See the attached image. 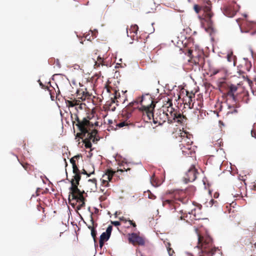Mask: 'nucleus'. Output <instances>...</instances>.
<instances>
[{
    "instance_id": "obj_24",
    "label": "nucleus",
    "mask_w": 256,
    "mask_h": 256,
    "mask_svg": "<svg viewBox=\"0 0 256 256\" xmlns=\"http://www.w3.org/2000/svg\"><path fill=\"white\" fill-rule=\"evenodd\" d=\"M88 182V185L90 187V190L95 191L96 190V178L90 179Z\"/></svg>"
},
{
    "instance_id": "obj_20",
    "label": "nucleus",
    "mask_w": 256,
    "mask_h": 256,
    "mask_svg": "<svg viewBox=\"0 0 256 256\" xmlns=\"http://www.w3.org/2000/svg\"><path fill=\"white\" fill-rule=\"evenodd\" d=\"M188 56L191 57L192 60L194 61L195 64H198L200 60L202 61V58L201 56L199 55L194 56L192 50H188Z\"/></svg>"
},
{
    "instance_id": "obj_46",
    "label": "nucleus",
    "mask_w": 256,
    "mask_h": 256,
    "mask_svg": "<svg viewBox=\"0 0 256 256\" xmlns=\"http://www.w3.org/2000/svg\"><path fill=\"white\" fill-rule=\"evenodd\" d=\"M251 134L252 137H254L256 138V130H252Z\"/></svg>"
},
{
    "instance_id": "obj_3",
    "label": "nucleus",
    "mask_w": 256,
    "mask_h": 256,
    "mask_svg": "<svg viewBox=\"0 0 256 256\" xmlns=\"http://www.w3.org/2000/svg\"><path fill=\"white\" fill-rule=\"evenodd\" d=\"M156 104L151 96L149 94L142 95L136 100L129 104L122 111V116L126 119H128L135 108H138L142 113L144 120H146V115L151 114L154 111Z\"/></svg>"
},
{
    "instance_id": "obj_6",
    "label": "nucleus",
    "mask_w": 256,
    "mask_h": 256,
    "mask_svg": "<svg viewBox=\"0 0 256 256\" xmlns=\"http://www.w3.org/2000/svg\"><path fill=\"white\" fill-rule=\"evenodd\" d=\"M204 1L206 2L208 5L203 6L205 16L201 20V24L205 30L211 34L214 32V24L212 20L214 14L211 11V2L209 0Z\"/></svg>"
},
{
    "instance_id": "obj_31",
    "label": "nucleus",
    "mask_w": 256,
    "mask_h": 256,
    "mask_svg": "<svg viewBox=\"0 0 256 256\" xmlns=\"http://www.w3.org/2000/svg\"><path fill=\"white\" fill-rule=\"evenodd\" d=\"M212 142L215 147L218 148L221 146L222 140L219 138L216 140V138H214V141L213 140Z\"/></svg>"
},
{
    "instance_id": "obj_21",
    "label": "nucleus",
    "mask_w": 256,
    "mask_h": 256,
    "mask_svg": "<svg viewBox=\"0 0 256 256\" xmlns=\"http://www.w3.org/2000/svg\"><path fill=\"white\" fill-rule=\"evenodd\" d=\"M186 96L188 98V100H186L187 104H188L190 108H193L194 106L193 99L195 97V94L193 92L189 93L188 92H186Z\"/></svg>"
},
{
    "instance_id": "obj_55",
    "label": "nucleus",
    "mask_w": 256,
    "mask_h": 256,
    "mask_svg": "<svg viewBox=\"0 0 256 256\" xmlns=\"http://www.w3.org/2000/svg\"><path fill=\"white\" fill-rule=\"evenodd\" d=\"M123 172V170H118L117 172Z\"/></svg>"
},
{
    "instance_id": "obj_59",
    "label": "nucleus",
    "mask_w": 256,
    "mask_h": 256,
    "mask_svg": "<svg viewBox=\"0 0 256 256\" xmlns=\"http://www.w3.org/2000/svg\"><path fill=\"white\" fill-rule=\"evenodd\" d=\"M88 171H92V168L90 170H88Z\"/></svg>"
},
{
    "instance_id": "obj_26",
    "label": "nucleus",
    "mask_w": 256,
    "mask_h": 256,
    "mask_svg": "<svg viewBox=\"0 0 256 256\" xmlns=\"http://www.w3.org/2000/svg\"><path fill=\"white\" fill-rule=\"evenodd\" d=\"M80 102L78 100H66V103L68 107H73L76 105L79 104L78 102Z\"/></svg>"
},
{
    "instance_id": "obj_5",
    "label": "nucleus",
    "mask_w": 256,
    "mask_h": 256,
    "mask_svg": "<svg viewBox=\"0 0 256 256\" xmlns=\"http://www.w3.org/2000/svg\"><path fill=\"white\" fill-rule=\"evenodd\" d=\"M198 242L197 247L200 251L196 256H213L216 250H219L218 248L213 245L212 238L206 234H198Z\"/></svg>"
},
{
    "instance_id": "obj_39",
    "label": "nucleus",
    "mask_w": 256,
    "mask_h": 256,
    "mask_svg": "<svg viewBox=\"0 0 256 256\" xmlns=\"http://www.w3.org/2000/svg\"><path fill=\"white\" fill-rule=\"evenodd\" d=\"M96 234H97V232H96V229L92 230L91 235H92V238H94V242H96Z\"/></svg>"
},
{
    "instance_id": "obj_34",
    "label": "nucleus",
    "mask_w": 256,
    "mask_h": 256,
    "mask_svg": "<svg viewBox=\"0 0 256 256\" xmlns=\"http://www.w3.org/2000/svg\"><path fill=\"white\" fill-rule=\"evenodd\" d=\"M202 0L203 2L204 3V4L203 6H202V7H200V6L198 5H196V4L194 6V10L196 11V13H198L200 10H201L202 8V9L204 10V8H203L204 6L208 5L206 4V2H204V0Z\"/></svg>"
},
{
    "instance_id": "obj_37",
    "label": "nucleus",
    "mask_w": 256,
    "mask_h": 256,
    "mask_svg": "<svg viewBox=\"0 0 256 256\" xmlns=\"http://www.w3.org/2000/svg\"><path fill=\"white\" fill-rule=\"evenodd\" d=\"M235 56L233 55L232 53L228 54L227 55V59L230 62H232V61L234 60Z\"/></svg>"
},
{
    "instance_id": "obj_8",
    "label": "nucleus",
    "mask_w": 256,
    "mask_h": 256,
    "mask_svg": "<svg viewBox=\"0 0 256 256\" xmlns=\"http://www.w3.org/2000/svg\"><path fill=\"white\" fill-rule=\"evenodd\" d=\"M164 109V112L168 117L167 120L169 124L173 123L174 121V118H176V114L178 112L176 109L172 107V100L168 98L166 103H164L162 106Z\"/></svg>"
},
{
    "instance_id": "obj_4",
    "label": "nucleus",
    "mask_w": 256,
    "mask_h": 256,
    "mask_svg": "<svg viewBox=\"0 0 256 256\" xmlns=\"http://www.w3.org/2000/svg\"><path fill=\"white\" fill-rule=\"evenodd\" d=\"M195 188L190 186L185 190V191H180L178 194H175L174 196H164L161 198L162 206L171 212H174L179 209L180 202L186 204L189 202V198L194 194Z\"/></svg>"
},
{
    "instance_id": "obj_15",
    "label": "nucleus",
    "mask_w": 256,
    "mask_h": 256,
    "mask_svg": "<svg viewBox=\"0 0 256 256\" xmlns=\"http://www.w3.org/2000/svg\"><path fill=\"white\" fill-rule=\"evenodd\" d=\"M180 137L181 140H180V145L185 146L188 144H192V134L186 132H182L180 133Z\"/></svg>"
},
{
    "instance_id": "obj_18",
    "label": "nucleus",
    "mask_w": 256,
    "mask_h": 256,
    "mask_svg": "<svg viewBox=\"0 0 256 256\" xmlns=\"http://www.w3.org/2000/svg\"><path fill=\"white\" fill-rule=\"evenodd\" d=\"M76 94L78 99H80L82 100H84L86 98L88 99L91 96V94L87 91L86 88L84 90L83 89L78 90Z\"/></svg>"
},
{
    "instance_id": "obj_19",
    "label": "nucleus",
    "mask_w": 256,
    "mask_h": 256,
    "mask_svg": "<svg viewBox=\"0 0 256 256\" xmlns=\"http://www.w3.org/2000/svg\"><path fill=\"white\" fill-rule=\"evenodd\" d=\"M192 144H188L182 146L180 145V149L182 150V152L184 154L186 155H192L194 152V149L192 148Z\"/></svg>"
},
{
    "instance_id": "obj_38",
    "label": "nucleus",
    "mask_w": 256,
    "mask_h": 256,
    "mask_svg": "<svg viewBox=\"0 0 256 256\" xmlns=\"http://www.w3.org/2000/svg\"><path fill=\"white\" fill-rule=\"evenodd\" d=\"M230 111L228 112V113H237L238 110L234 106H229Z\"/></svg>"
},
{
    "instance_id": "obj_13",
    "label": "nucleus",
    "mask_w": 256,
    "mask_h": 256,
    "mask_svg": "<svg viewBox=\"0 0 256 256\" xmlns=\"http://www.w3.org/2000/svg\"><path fill=\"white\" fill-rule=\"evenodd\" d=\"M198 172L194 166H192L186 172L184 176V180L186 183L194 182L196 178Z\"/></svg>"
},
{
    "instance_id": "obj_10",
    "label": "nucleus",
    "mask_w": 256,
    "mask_h": 256,
    "mask_svg": "<svg viewBox=\"0 0 256 256\" xmlns=\"http://www.w3.org/2000/svg\"><path fill=\"white\" fill-rule=\"evenodd\" d=\"M201 208H194L191 210L190 212H185V213L183 214L182 210H179V214L176 216L178 220H182L184 217V215L186 214V217L188 216V214L190 215V218L191 220H200V212Z\"/></svg>"
},
{
    "instance_id": "obj_51",
    "label": "nucleus",
    "mask_w": 256,
    "mask_h": 256,
    "mask_svg": "<svg viewBox=\"0 0 256 256\" xmlns=\"http://www.w3.org/2000/svg\"><path fill=\"white\" fill-rule=\"evenodd\" d=\"M106 196H100V201H104V200H106Z\"/></svg>"
},
{
    "instance_id": "obj_53",
    "label": "nucleus",
    "mask_w": 256,
    "mask_h": 256,
    "mask_svg": "<svg viewBox=\"0 0 256 256\" xmlns=\"http://www.w3.org/2000/svg\"><path fill=\"white\" fill-rule=\"evenodd\" d=\"M218 194H217V193H215V194H214V198H217L218 197Z\"/></svg>"
},
{
    "instance_id": "obj_44",
    "label": "nucleus",
    "mask_w": 256,
    "mask_h": 256,
    "mask_svg": "<svg viewBox=\"0 0 256 256\" xmlns=\"http://www.w3.org/2000/svg\"><path fill=\"white\" fill-rule=\"evenodd\" d=\"M128 222H129L130 225L132 226L133 227L136 228V223L132 220H128Z\"/></svg>"
},
{
    "instance_id": "obj_41",
    "label": "nucleus",
    "mask_w": 256,
    "mask_h": 256,
    "mask_svg": "<svg viewBox=\"0 0 256 256\" xmlns=\"http://www.w3.org/2000/svg\"><path fill=\"white\" fill-rule=\"evenodd\" d=\"M38 82H39V84L40 85V86H41V88H44V89H45V90H48L50 91V90H49V88L48 86H45L41 82L40 80H38Z\"/></svg>"
},
{
    "instance_id": "obj_35",
    "label": "nucleus",
    "mask_w": 256,
    "mask_h": 256,
    "mask_svg": "<svg viewBox=\"0 0 256 256\" xmlns=\"http://www.w3.org/2000/svg\"><path fill=\"white\" fill-rule=\"evenodd\" d=\"M108 172L110 173V176L108 178V182L110 184V182H113L112 178H113L114 174L115 173V172H114L112 170H108Z\"/></svg>"
},
{
    "instance_id": "obj_27",
    "label": "nucleus",
    "mask_w": 256,
    "mask_h": 256,
    "mask_svg": "<svg viewBox=\"0 0 256 256\" xmlns=\"http://www.w3.org/2000/svg\"><path fill=\"white\" fill-rule=\"evenodd\" d=\"M229 212H230L229 216H230V220L232 218H236L237 216L240 215L238 212L235 211V210L234 208H232V209L230 208Z\"/></svg>"
},
{
    "instance_id": "obj_40",
    "label": "nucleus",
    "mask_w": 256,
    "mask_h": 256,
    "mask_svg": "<svg viewBox=\"0 0 256 256\" xmlns=\"http://www.w3.org/2000/svg\"><path fill=\"white\" fill-rule=\"evenodd\" d=\"M244 243L245 245H249L250 244H252V242L250 240V238L247 237L244 240Z\"/></svg>"
},
{
    "instance_id": "obj_7",
    "label": "nucleus",
    "mask_w": 256,
    "mask_h": 256,
    "mask_svg": "<svg viewBox=\"0 0 256 256\" xmlns=\"http://www.w3.org/2000/svg\"><path fill=\"white\" fill-rule=\"evenodd\" d=\"M146 118L144 120L146 122H148L152 118L154 124L161 125L166 122L168 117L165 114L164 109H162V108L157 110L155 112L152 111L151 114L146 115Z\"/></svg>"
},
{
    "instance_id": "obj_9",
    "label": "nucleus",
    "mask_w": 256,
    "mask_h": 256,
    "mask_svg": "<svg viewBox=\"0 0 256 256\" xmlns=\"http://www.w3.org/2000/svg\"><path fill=\"white\" fill-rule=\"evenodd\" d=\"M105 90L108 93L112 94L110 102H107L106 106H108L109 110L114 111L116 108V106L118 105V101L117 99L120 97V92H117L116 90L109 86H106Z\"/></svg>"
},
{
    "instance_id": "obj_25",
    "label": "nucleus",
    "mask_w": 256,
    "mask_h": 256,
    "mask_svg": "<svg viewBox=\"0 0 256 256\" xmlns=\"http://www.w3.org/2000/svg\"><path fill=\"white\" fill-rule=\"evenodd\" d=\"M176 118H174V122H177L180 124H182L184 122V120L186 119V117L178 112L176 114Z\"/></svg>"
},
{
    "instance_id": "obj_29",
    "label": "nucleus",
    "mask_w": 256,
    "mask_h": 256,
    "mask_svg": "<svg viewBox=\"0 0 256 256\" xmlns=\"http://www.w3.org/2000/svg\"><path fill=\"white\" fill-rule=\"evenodd\" d=\"M103 62H104L103 58H102L101 57H100V56H98V58H97V61H96L95 62V64L94 65V68H98V67H99L100 66V64H102V66L104 65Z\"/></svg>"
},
{
    "instance_id": "obj_61",
    "label": "nucleus",
    "mask_w": 256,
    "mask_h": 256,
    "mask_svg": "<svg viewBox=\"0 0 256 256\" xmlns=\"http://www.w3.org/2000/svg\"><path fill=\"white\" fill-rule=\"evenodd\" d=\"M101 190L103 192L104 191V190L101 189Z\"/></svg>"
},
{
    "instance_id": "obj_11",
    "label": "nucleus",
    "mask_w": 256,
    "mask_h": 256,
    "mask_svg": "<svg viewBox=\"0 0 256 256\" xmlns=\"http://www.w3.org/2000/svg\"><path fill=\"white\" fill-rule=\"evenodd\" d=\"M201 208H194L191 210L190 212H185V213L183 214L182 210H179V214L176 216L178 220H182L184 217V215L186 214V217L188 216V214L190 215V218L191 220H200V212Z\"/></svg>"
},
{
    "instance_id": "obj_2",
    "label": "nucleus",
    "mask_w": 256,
    "mask_h": 256,
    "mask_svg": "<svg viewBox=\"0 0 256 256\" xmlns=\"http://www.w3.org/2000/svg\"><path fill=\"white\" fill-rule=\"evenodd\" d=\"M80 158L79 155L75 156L70 160L72 166V172L74 174L70 180L72 184L68 196V200L72 206L76 205V208L80 210L85 206V198L84 197V192H82L78 188L80 180L81 178L80 170L76 164V160Z\"/></svg>"
},
{
    "instance_id": "obj_54",
    "label": "nucleus",
    "mask_w": 256,
    "mask_h": 256,
    "mask_svg": "<svg viewBox=\"0 0 256 256\" xmlns=\"http://www.w3.org/2000/svg\"><path fill=\"white\" fill-rule=\"evenodd\" d=\"M88 36H89V35H86V36H85V38H86V39H87L88 40H89L90 39V36H89V38H88Z\"/></svg>"
},
{
    "instance_id": "obj_45",
    "label": "nucleus",
    "mask_w": 256,
    "mask_h": 256,
    "mask_svg": "<svg viewBox=\"0 0 256 256\" xmlns=\"http://www.w3.org/2000/svg\"><path fill=\"white\" fill-rule=\"evenodd\" d=\"M112 224L115 226H118L120 224V223L118 221L112 222Z\"/></svg>"
},
{
    "instance_id": "obj_17",
    "label": "nucleus",
    "mask_w": 256,
    "mask_h": 256,
    "mask_svg": "<svg viewBox=\"0 0 256 256\" xmlns=\"http://www.w3.org/2000/svg\"><path fill=\"white\" fill-rule=\"evenodd\" d=\"M234 4L226 6L224 10V14L228 17H233L236 14V10L234 8Z\"/></svg>"
},
{
    "instance_id": "obj_47",
    "label": "nucleus",
    "mask_w": 256,
    "mask_h": 256,
    "mask_svg": "<svg viewBox=\"0 0 256 256\" xmlns=\"http://www.w3.org/2000/svg\"><path fill=\"white\" fill-rule=\"evenodd\" d=\"M220 72V70H214L212 72V74L216 75Z\"/></svg>"
},
{
    "instance_id": "obj_42",
    "label": "nucleus",
    "mask_w": 256,
    "mask_h": 256,
    "mask_svg": "<svg viewBox=\"0 0 256 256\" xmlns=\"http://www.w3.org/2000/svg\"><path fill=\"white\" fill-rule=\"evenodd\" d=\"M167 250L170 256H173L174 254V252L172 248H168L167 249Z\"/></svg>"
},
{
    "instance_id": "obj_12",
    "label": "nucleus",
    "mask_w": 256,
    "mask_h": 256,
    "mask_svg": "<svg viewBox=\"0 0 256 256\" xmlns=\"http://www.w3.org/2000/svg\"><path fill=\"white\" fill-rule=\"evenodd\" d=\"M226 86V96L232 98L234 101L236 102L238 94V86L233 84H227Z\"/></svg>"
},
{
    "instance_id": "obj_14",
    "label": "nucleus",
    "mask_w": 256,
    "mask_h": 256,
    "mask_svg": "<svg viewBox=\"0 0 256 256\" xmlns=\"http://www.w3.org/2000/svg\"><path fill=\"white\" fill-rule=\"evenodd\" d=\"M128 241L130 243L135 246L138 244L139 246H144L145 244L144 240L136 233H132L128 235Z\"/></svg>"
},
{
    "instance_id": "obj_23",
    "label": "nucleus",
    "mask_w": 256,
    "mask_h": 256,
    "mask_svg": "<svg viewBox=\"0 0 256 256\" xmlns=\"http://www.w3.org/2000/svg\"><path fill=\"white\" fill-rule=\"evenodd\" d=\"M150 183L154 186L158 187L162 184V182L154 174L150 178Z\"/></svg>"
},
{
    "instance_id": "obj_48",
    "label": "nucleus",
    "mask_w": 256,
    "mask_h": 256,
    "mask_svg": "<svg viewBox=\"0 0 256 256\" xmlns=\"http://www.w3.org/2000/svg\"><path fill=\"white\" fill-rule=\"evenodd\" d=\"M164 243L167 249L170 248L171 244L169 242H164Z\"/></svg>"
},
{
    "instance_id": "obj_49",
    "label": "nucleus",
    "mask_w": 256,
    "mask_h": 256,
    "mask_svg": "<svg viewBox=\"0 0 256 256\" xmlns=\"http://www.w3.org/2000/svg\"><path fill=\"white\" fill-rule=\"evenodd\" d=\"M120 221L123 222H126L127 221H128V220H126V218L124 217V216H122V217L120 218Z\"/></svg>"
},
{
    "instance_id": "obj_36",
    "label": "nucleus",
    "mask_w": 256,
    "mask_h": 256,
    "mask_svg": "<svg viewBox=\"0 0 256 256\" xmlns=\"http://www.w3.org/2000/svg\"><path fill=\"white\" fill-rule=\"evenodd\" d=\"M138 30V27L137 25H134L131 26L130 30V32H134V34H136Z\"/></svg>"
},
{
    "instance_id": "obj_58",
    "label": "nucleus",
    "mask_w": 256,
    "mask_h": 256,
    "mask_svg": "<svg viewBox=\"0 0 256 256\" xmlns=\"http://www.w3.org/2000/svg\"><path fill=\"white\" fill-rule=\"evenodd\" d=\"M254 94L256 96V90L254 92Z\"/></svg>"
},
{
    "instance_id": "obj_43",
    "label": "nucleus",
    "mask_w": 256,
    "mask_h": 256,
    "mask_svg": "<svg viewBox=\"0 0 256 256\" xmlns=\"http://www.w3.org/2000/svg\"><path fill=\"white\" fill-rule=\"evenodd\" d=\"M91 222H92V226H88V228L90 230H92V229H95L94 227V220H93V218L92 217V216L91 217V220H90Z\"/></svg>"
},
{
    "instance_id": "obj_56",
    "label": "nucleus",
    "mask_w": 256,
    "mask_h": 256,
    "mask_svg": "<svg viewBox=\"0 0 256 256\" xmlns=\"http://www.w3.org/2000/svg\"><path fill=\"white\" fill-rule=\"evenodd\" d=\"M65 162H66V166H68V164H67V162H66V160L64 158V159Z\"/></svg>"
},
{
    "instance_id": "obj_50",
    "label": "nucleus",
    "mask_w": 256,
    "mask_h": 256,
    "mask_svg": "<svg viewBox=\"0 0 256 256\" xmlns=\"http://www.w3.org/2000/svg\"><path fill=\"white\" fill-rule=\"evenodd\" d=\"M243 20H241L240 18L236 20L237 23L240 26H241V21H243Z\"/></svg>"
},
{
    "instance_id": "obj_52",
    "label": "nucleus",
    "mask_w": 256,
    "mask_h": 256,
    "mask_svg": "<svg viewBox=\"0 0 256 256\" xmlns=\"http://www.w3.org/2000/svg\"><path fill=\"white\" fill-rule=\"evenodd\" d=\"M38 210H40L42 209V210H43V212H44V208L42 207L41 206H39V205H38Z\"/></svg>"
},
{
    "instance_id": "obj_16",
    "label": "nucleus",
    "mask_w": 256,
    "mask_h": 256,
    "mask_svg": "<svg viewBox=\"0 0 256 256\" xmlns=\"http://www.w3.org/2000/svg\"><path fill=\"white\" fill-rule=\"evenodd\" d=\"M112 230V226H109L108 227L106 232L102 233L100 235L99 240V244L100 248L103 246L104 242L108 240L110 238Z\"/></svg>"
},
{
    "instance_id": "obj_60",
    "label": "nucleus",
    "mask_w": 256,
    "mask_h": 256,
    "mask_svg": "<svg viewBox=\"0 0 256 256\" xmlns=\"http://www.w3.org/2000/svg\"><path fill=\"white\" fill-rule=\"evenodd\" d=\"M24 168L25 169H26V167L25 166H23Z\"/></svg>"
},
{
    "instance_id": "obj_57",
    "label": "nucleus",
    "mask_w": 256,
    "mask_h": 256,
    "mask_svg": "<svg viewBox=\"0 0 256 256\" xmlns=\"http://www.w3.org/2000/svg\"><path fill=\"white\" fill-rule=\"evenodd\" d=\"M254 248L256 247V242L254 244Z\"/></svg>"
},
{
    "instance_id": "obj_30",
    "label": "nucleus",
    "mask_w": 256,
    "mask_h": 256,
    "mask_svg": "<svg viewBox=\"0 0 256 256\" xmlns=\"http://www.w3.org/2000/svg\"><path fill=\"white\" fill-rule=\"evenodd\" d=\"M80 174H84L87 175L88 176H90L91 174H94V168L93 166H92V171H87L86 170L83 169Z\"/></svg>"
},
{
    "instance_id": "obj_33",
    "label": "nucleus",
    "mask_w": 256,
    "mask_h": 256,
    "mask_svg": "<svg viewBox=\"0 0 256 256\" xmlns=\"http://www.w3.org/2000/svg\"><path fill=\"white\" fill-rule=\"evenodd\" d=\"M144 195H148V196L150 199L155 200L156 198V196L154 195L153 194H152L151 192L149 190L144 192Z\"/></svg>"
},
{
    "instance_id": "obj_22",
    "label": "nucleus",
    "mask_w": 256,
    "mask_h": 256,
    "mask_svg": "<svg viewBox=\"0 0 256 256\" xmlns=\"http://www.w3.org/2000/svg\"><path fill=\"white\" fill-rule=\"evenodd\" d=\"M110 173L108 172V170L106 173L103 174L101 179L102 185L106 187L110 186V184L108 182V178L110 177Z\"/></svg>"
},
{
    "instance_id": "obj_28",
    "label": "nucleus",
    "mask_w": 256,
    "mask_h": 256,
    "mask_svg": "<svg viewBox=\"0 0 256 256\" xmlns=\"http://www.w3.org/2000/svg\"><path fill=\"white\" fill-rule=\"evenodd\" d=\"M242 218L240 215L237 216L236 218L231 219V221L235 226H238L242 222Z\"/></svg>"
},
{
    "instance_id": "obj_1",
    "label": "nucleus",
    "mask_w": 256,
    "mask_h": 256,
    "mask_svg": "<svg viewBox=\"0 0 256 256\" xmlns=\"http://www.w3.org/2000/svg\"><path fill=\"white\" fill-rule=\"evenodd\" d=\"M93 116L92 114H88L86 117L83 118L80 120L76 116V120L77 122L76 126H78L80 132L77 133L76 136L83 138V142L86 148H91L92 144L91 141L94 143L96 142L98 140L96 136L98 130L93 129L94 126H98V122H94L92 120Z\"/></svg>"
},
{
    "instance_id": "obj_32",
    "label": "nucleus",
    "mask_w": 256,
    "mask_h": 256,
    "mask_svg": "<svg viewBox=\"0 0 256 256\" xmlns=\"http://www.w3.org/2000/svg\"><path fill=\"white\" fill-rule=\"evenodd\" d=\"M129 124L132 125V123L130 122V121L128 122L127 120L120 122L118 123V124H116V126L119 128H122L124 126H128Z\"/></svg>"
}]
</instances>
